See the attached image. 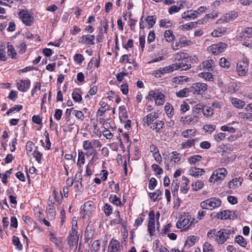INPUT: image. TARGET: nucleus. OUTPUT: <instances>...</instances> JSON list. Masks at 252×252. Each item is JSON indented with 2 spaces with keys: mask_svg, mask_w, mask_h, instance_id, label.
Instances as JSON below:
<instances>
[{
  "mask_svg": "<svg viewBox=\"0 0 252 252\" xmlns=\"http://www.w3.org/2000/svg\"><path fill=\"white\" fill-rule=\"evenodd\" d=\"M33 156L35 158L36 160L39 163H41V159L42 157V154L38 151L34 150L33 152Z\"/></svg>",
  "mask_w": 252,
  "mask_h": 252,
  "instance_id": "bf43d9fd",
  "label": "nucleus"
},
{
  "mask_svg": "<svg viewBox=\"0 0 252 252\" xmlns=\"http://www.w3.org/2000/svg\"><path fill=\"white\" fill-rule=\"evenodd\" d=\"M19 15L23 23L26 26H31L33 23V18L27 11L25 10L21 11L19 12Z\"/></svg>",
  "mask_w": 252,
  "mask_h": 252,
  "instance_id": "0eeeda50",
  "label": "nucleus"
},
{
  "mask_svg": "<svg viewBox=\"0 0 252 252\" xmlns=\"http://www.w3.org/2000/svg\"><path fill=\"white\" fill-rule=\"evenodd\" d=\"M198 14V11H194L193 12L187 11V12H184L182 14V17L186 20H190L196 18Z\"/></svg>",
  "mask_w": 252,
  "mask_h": 252,
  "instance_id": "4be33fe9",
  "label": "nucleus"
},
{
  "mask_svg": "<svg viewBox=\"0 0 252 252\" xmlns=\"http://www.w3.org/2000/svg\"><path fill=\"white\" fill-rule=\"evenodd\" d=\"M233 230L227 229H221L216 234V240L219 244H223L229 238Z\"/></svg>",
  "mask_w": 252,
  "mask_h": 252,
  "instance_id": "f03ea898",
  "label": "nucleus"
},
{
  "mask_svg": "<svg viewBox=\"0 0 252 252\" xmlns=\"http://www.w3.org/2000/svg\"><path fill=\"white\" fill-rule=\"evenodd\" d=\"M215 66V62L212 59L205 61L202 63V66L208 71H212Z\"/></svg>",
  "mask_w": 252,
  "mask_h": 252,
  "instance_id": "412c9836",
  "label": "nucleus"
},
{
  "mask_svg": "<svg viewBox=\"0 0 252 252\" xmlns=\"http://www.w3.org/2000/svg\"><path fill=\"white\" fill-rule=\"evenodd\" d=\"M192 190L194 191H197L203 188L204 184L201 181H197L195 183H193L191 185Z\"/></svg>",
  "mask_w": 252,
  "mask_h": 252,
  "instance_id": "4c0bfd02",
  "label": "nucleus"
},
{
  "mask_svg": "<svg viewBox=\"0 0 252 252\" xmlns=\"http://www.w3.org/2000/svg\"><path fill=\"white\" fill-rule=\"evenodd\" d=\"M227 47V44L224 42H219L214 44L209 47L210 51L214 55H218L223 52Z\"/></svg>",
  "mask_w": 252,
  "mask_h": 252,
  "instance_id": "423d86ee",
  "label": "nucleus"
},
{
  "mask_svg": "<svg viewBox=\"0 0 252 252\" xmlns=\"http://www.w3.org/2000/svg\"><path fill=\"white\" fill-rule=\"evenodd\" d=\"M189 93H191L189 88H185L177 92L176 95L178 97L182 98L189 96Z\"/></svg>",
  "mask_w": 252,
  "mask_h": 252,
  "instance_id": "c756f323",
  "label": "nucleus"
},
{
  "mask_svg": "<svg viewBox=\"0 0 252 252\" xmlns=\"http://www.w3.org/2000/svg\"><path fill=\"white\" fill-rule=\"evenodd\" d=\"M204 172L205 171L203 169L197 167H192L189 170L190 174L194 177H198L202 175Z\"/></svg>",
  "mask_w": 252,
  "mask_h": 252,
  "instance_id": "cd10ccee",
  "label": "nucleus"
},
{
  "mask_svg": "<svg viewBox=\"0 0 252 252\" xmlns=\"http://www.w3.org/2000/svg\"><path fill=\"white\" fill-rule=\"evenodd\" d=\"M152 169L158 175H160L163 173L162 169L158 165L156 164H154L152 165Z\"/></svg>",
  "mask_w": 252,
  "mask_h": 252,
  "instance_id": "13d9d810",
  "label": "nucleus"
},
{
  "mask_svg": "<svg viewBox=\"0 0 252 252\" xmlns=\"http://www.w3.org/2000/svg\"><path fill=\"white\" fill-rule=\"evenodd\" d=\"M72 96L73 99L75 102H79L82 99L81 95L75 91H74L72 92Z\"/></svg>",
  "mask_w": 252,
  "mask_h": 252,
  "instance_id": "3c124183",
  "label": "nucleus"
},
{
  "mask_svg": "<svg viewBox=\"0 0 252 252\" xmlns=\"http://www.w3.org/2000/svg\"><path fill=\"white\" fill-rule=\"evenodd\" d=\"M7 48L8 55L13 59H16L17 58V53L13 46L8 43L7 44Z\"/></svg>",
  "mask_w": 252,
  "mask_h": 252,
  "instance_id": "c85d7f7f",
  "label": "nucleus"
},
{
  "mask_svg": "<svg viewBox=\"0 0 252 252\" xmlns=\"http://www.w3.org/2000/svg\"><path fill=\"white\" fill-rule=\"evenodd\" d=\"M214 136L215 140L217 142H219L224 139L226 136V134L224 133L220 132L218 134L215 135Z\"/></svg>",
  "mask_w": 252,
  "mask_h": 252,
  "instance_id": "69168bd1",
  "label": "nucleus"
},
{
  "mask_svg": "<svg viewBox=\"0 0 252 252\" xmlns=\"http://www.w3.org/2000/svg\"><path fill=\"white\" fill-rule=\"evenodd\" d=\"M164 124V121L157 120L153 124L151 128L153 130H156L157 132H158L162 128Z\"/></svg>",
  "mask_w": 252,
  "mask_h": 252,
  "instance_id": "393cba45",
  "label": "nucleus"
},
{
  "mask_svg": "<svg viewBox=\"0 0 252 252\" xmlns=\"http://www.w3.org/2000/svg\"><path fill=\"white\" fill-rule=\"evenodd\" d=\"M82 213H83V217L85 218L86 216H89L92 213L93 208L91 203L90 202H86L83 206L81 207Z\"/></svg>",
  "mask_w": 252,
  "mask_h": 252,
  "instance_id": "f3484780",
  "label": "nucleus"
},
{
  "mask_svg": "<svg viewBox=\"0 0 252 252\" xmlns=\"http://www.w3.org/2000/svg\"><path fill=\"white\" fill-rule=\"evenodd\" d=\"M232 105L238 109H241L245 105L244 101L235 97L230 98Z\"/></svg>",
  "mask_w": 252,
  "mask_h": 252,
  "instance_id": "a211bd4d",
  "label": "nucleus"
},
{
  "mask_svg": "<svg viewBox=\"0 0 252 252\" xmlns=\"http://www.w3.org/2000/svg\"><path fill=\"white\" fill-rule=\"evenodd\" d=\"M156 17L155 15L148 16L144 19V21L147 23L148 29H151L155 25L156 22Z\"/></svg>",
  "mask_w": 252,
  "mask_h": 252,
  "instance_id": "aec40b11",
  "label": "nucleus"
},
{
  "mask_svg": "<svg viewBox=\"0 0 252 252\" xmlns=\"http://www.w3.org/2000/svg\"><path fill=\"white\" fill-rule=\"evenodd\" d=\"M216 129V126L214 125H205L204 126V129L209 133L212 132Z\"/></svg>",
  "mask_w": 252,
  "mask_h": 252,
  "instance_id": "338daca9",
  "label": "nucleus"
},
{
  "mask_svg": "<svg viewBox=\"0 0 252 252\" xmlns=\"http://www.w3.org/2000/svg\"><path fill=\"white\" fill-rule=\"evenodd\" d=\"M162 194V192L159 189L156 190L155 192H150L149 193L150 198L154 202L157 200L158 197Z\"/></svg>",
  "mask_w": 252,
  "mask_h": 252,
  "instance_id": "58836bf2",
  "label": "nucleus"
},
{
  "mask_svg": "<svg viewBox=\"0 0 252 252\" xmlns=\"http://www.w3.org/2000/svg\"><path fill=\"white\" fill-rule=\"evenodd\" d=\"M209 210H213L219 207L221 205V200L219 198L212 197L207 199Z\"/></svg>",
  "mask_w": 252,
  "mask_h": 252,
  "instance_id": "dca6fc26",
  "label": "nucleus"
},
{
  "mask_svg": "<svg viewBox=\"0 0 252 252\" xmlns=\"http://www.w3.org/2000/svg\"><path fill=\"white\" fill-rule=\"evenodd\" d=\"M164 97V95L161 92L151 90L149 92L148 96L147 98L150 100L154 98L156 104L159 106L163 104L165 101Z\"/></svg>",
  "mask_w": 252,
  "mask_h": 252,
  "instance_id": "f257e3e1",
  "label": "nucleus"
},
{
  "mask_svg": "<svg viewBox=\"0 0 252 252\" xmlns=\"http://www.w3.org/2000/svg\"><path fill=\"white\" fill-rule=\"evenodd\" d=\"M238 16V14L236 12L234 11H231L229 13H226L224 15V20L226 22H229L230 21L233 20L235 18H236Z\"/></svg>",
  "mask_w": 252,
  "mask_h": 252,
  "instance_id": "f704fd0d",
  "label": "nucleus"
},
{
  "mask_svg": "<svg viewBox=\"0 0 252 252\" xmlns=\"http://www.w3.org/2000/svg\"><path fill=\"white\" fill-rule=\"evenodd\" d=\"M158 118V113L156 112H154V113H150L147 115L143 119V123L144 125L145 124L147 125V126H149L150 124L153 122L155 120H156Z\"/></svg>",
  "mask_w": 252,
  "mask_h": 252,
  "instance_id": "2eb2a0df",
  "label": "nucleus"
},
{
  "mask_svg": "<svg viewBox=\"0 0 252 252\" xmlns=\"http://www.w3.org/2000/svg\"><path fill=\"white\" fill-rule=\"evenodd\" d=\"M203 252H214L213 246L208 243H205L203 245Z\"/></svg>",
  "mask_w": 252,
  "mask_h": 252,
  "instance_id": "680f3d73",
  "label": "nucleus"
},
{
  "mask_svg": "<svg viewBox=\"0 0 252 252\" xmlns=\"http://www.w3.org/2000/svg\"><path fill=\"white\" fill-rule=\"evenodd\" d=\"M190 93L193 94H201L206 91L207 89V86L205 83H196L193 84L192 85L189 87Z\"/></svg>",
  "mask_w": 252,
  "mask_h": 252,
  "instance_id": "20e7f679",
  "label": "nucleus"
},
{
  "mask_svg": "<svg viewBox=\"0 0 252 252\" xmlns=\"http://www.w3.org/2000/svg\"><path fill=\"white\" fill-rule=\"evenodd\" d=\"M83 147L85 150H90L93 148L92 143L89 140H85L83 143Z\"/></svg>",
  "mask_w": 252,
  "mask_h": 252,
  "instance_id": "052dcab7",
  "label": "nucleus"
},
{
  "mask_svg": "<svg viewBox=\"0 0 252 252\" xmlns=\"http://www.w3.org/2000/svg\"><path fill=\"white\" fill-rule=\"evenodd\" d=\"M202 113L206 117L211 116L213 114V109L205 106V108L203 109Z\"/></svg>",
  "mask_w": 252,
  "mask_h": 252,
  "instance_id": "603ef678",
  "label": "nucleus"
},
{
  "mask_svg": "<svg viewBox=\"0 0 252 252\" xmlns=\"http://www.w3.org/2000/svg\"><path fill=\"white\" fill-rule=\"evenodd\" d=\"M108 252H121L119 241L112 239L108 246Z\"/></svg>",
  "mask_w": 252,
  "mask_h": 252,
  "instance_id": "9b49d317",
  "label": "nucleus"
},
{
  "mask_svg": "<svg viewBox=\"0 0 252 252\" xmlns=\"http://www.w3.org/2000/svg\"><path fill=\"white\" fill-rule=\"evenodd\" d=\"M239 117L242 118H245L247 120L252 121V114L250 113H243L240 112L239 113Z\"/></svg>",
  "mask_w": 252,
  "mask_h": 252,
  "instance_id": "774afa93",
  "label": "nucleus"
},
{
  "mask_svg": "<svg viewBox=\"0 0 252 252\" xmlns=\"http://www.w3.org/2000/svg\"><path fill=\"white\" fill-rule=\"evenodd\" d=\"M74 60L75 62L81 64L84 60L83 56L81 54H76L73 57Z\"/></svg>",
  "mask_w": 252,
  "mask_h": 252,
  "instance_id": "6e6d98bb",
  "label": "nucleus"
},
{
  "mask_svg": "<svg viewBox=\"0 0 252 252\" xmlns=\"http://www.w3.org/2000/svg\"><path fill=\"white\" fill-rule=\"evenodd\" d=\"M227 171L226 169L224 168H219L213 172L209 181L211 183L223 180L226 176Z\"/></svg>",
  "mask_w": 252,
  "mask_h": 252,
  "instance_id": "7ed1b4c3",
  "label": "nucleus"
},
{
  "mask_svg": "<svg viewBox=\"0 0 252 252\" xmlns=\"http://www.w3.org/2000/svg\"><path fill=\"white\" fill-rule=\"evenodd\" d=\"M13 244L16 246V248L18 251H21L23 249V246L21 243L19 238L16 236L12 237Z\"/></svg>",
  "mask_w": 252,
  "mask_h": 252,
  "instance_id": "c9c22d12",
  "label": "nucleus"
},
{
  "mask_svg": "<svg viewBox=\"0 0 252 252\" xmlns=\"http://www.w3.org/2000/svg\"><path fill=\"white\" fill-rule=\"evenodd\" d=\"M202 158L200 155H194L189 159V162L190 164H194L196 162L199 161Z\"/></svg>",
  "mask_w": 252,
  "mask_h": 252,
  "instance_id": "a18cd8bd",
  "label": "nucleus"
},
{
  "mask_svg": "<svg viewBox=\"0 0 252 252\" xmlns=\"http://www.w3.org/2000/svg\"><path fill=\"white\" fill-rule=\"evenodd\" d=\"M68 244L70 247L77 245L78 237L77 236L69 235L67 237Z\"/></svg>",
  "mask_w": 252,
  "mask_h": 252,
  "instance_id": "2f4dec72",
  "label": "nucleus"
},
{
  "mask_svg": "<svg viewBox=\"0 0 252 252\" xmlns=\"http://www.w3.org/2000/svg\"><path fill=\"white\" fill-rule=\"evenodd\" d=\"M248 63L244 61H240L238 62L236 66V70L240 76H244L246 74L248 70Z\"/></svg>",
  "mask_w": 252,
  "mask_h": 252,
  "instance_id": "6e6552de",
  "label": "nucleus"
},
{
  "mask_svg": "<svg viewBox=\"0 0 252 252\" xmlns=\"http://www.w3.org/2000/svg\"><path fill=\"white\" fill-rule=\"evenodd\" d=\"M179 182L177 179L173 181L171 184V190L172 193L174 194L175 192H177L179 189Z\"/></svg>",
  "mask_w": 252,
  "mask_h": 252,
  "instance_id": "49530a36",
  "label": "nucleus"
},
{
  "mask_svg": "<svg viewBox=\"0 0 252 252\" xmlns=\"http://www.w3.org/2000/svg\"><path fill=\"white\" fill-rule=\"evenodd\" d=\"M189 55L184 52H179L175 54V60L178 61H181L182 59H188Z\"/></svg>",
  "mask_w": 252,
  "mask_h": 252,
  "instance_id": "79ce46f5",
  "label": "nucleus"
},
{
  "mask_svg": "<svg viewBox=\"0 0 252 252\" xmlns=\"http://www.w3.org/2000/svg\"><path fill=\"white\" fill-rule=\"evenodd\" d=\"M23 109V106L21 105H15L14 106L10 108L6 112V115H9L12 112L16 111H19Z\"/></svg>",
  "mask_w": 252,
  "mask_h": 252,
  "instance_id": "de8ad7c7",
  "label": "nucleus"
},
{
  "mask_svg": "<svg viewBox=\"0 0 252 252\" xmlns=\"http://www.w3.org/2000/svg\"><path fill=\"white\" fill-rule=\"evenodd\" d=\"M94 233L91 229H89L87 227L85 230V237L86 242L88 243L89 241L93 238Z\"/></svg>",
  "mask_w": 252,
  "mask_h": 252,
  "instance_id": "ea45409f",
  "label": "nucleus"
},
{
  "mask_svg": "<svg viewBox=\"0 0 252 252\" xmlns=\"http://www.w3.org/2000/svg\"><path fill=\"white\" fill-rule=\"evenodd\" d=\"M164 36L166 40L168 42L173 41L174 38V35L173 34L172 31L171 30H166L164 33Z\"/></svg>",
  "mask_w": 252,
  "mask_h": 252,
  "instance_id": "e433bc0d",
  "label": "nucleus"
},
{
  "mask_svg": "<svg viewBox=\"0 0 252 252\" xmlns=\"http://www.w3.org/2000/svg\"><path fill=\"white\" fill-rule=\"evenodd\" d=\"M235 242L238 244L240 246L245 248L247 243L246 239L241 235H238L235 238Z\"/></svg>",
  "mask_w": 252,
  "mask_h": 252,
  "instance_id": "473e14b6",
  "label": "nucleus"
},
{
  "mask_svg": "<svg viewBox=\"0 0 252 252\" xmlns=\"http://www.w3.org/2000/svg\"><path fill=\"white\" fill-rule=\"evenodd\" d=\"M219 63L222 67L228 68L230 66V63L225 58H221Z\"/></svg>",
  "mask_w": 252,
  "mask_h": 252,
  "instance_id": "4d7b16f0",
  "label": "nucleus"
},
{
  "mask_svg": "<svg viewBox=\"0 0 252 252\" xmlns=\"http://www.w3.org/2000/svg\"><path fill=\"white\" fill-rule=\"evenodd\" d=\"M12 170V169H10L9 170H7L4 174H0V178H1V181L3 184H6L7 183L8 174H10Z\"/></svg>",
  "mask_w": 252,
  "mask_h": 252,
  "instance_id": "09e8293b",
  "label": "nucleus"
},
{
  "mask_svg": "<svg viewBox=\"0 0 252 252\" xmlns=\"http://www.w3.org/2000/svg\"><path fill=\"white\" fill-rule=\"evenodd\" d=\"M184 119L183 121L185 123H188V124H190V123H194L195 122H197L198 121V117L196 115L193 116H188L185 117L184 118V117L181 118V120Z\"/></svg>",
  "mask_w": 252,
  "mask_h": 252,
  "instance_id": "bb28decb",
  "label": "nucleus"
},
{
  "mask_svg": "<svg viewBox=\"0 0 252 252\" xmlns=\"http://www.w3.org/2000/svg\"><path fill=\"white\" fill-rule=\"evenodd\" d=\"M205 108V106L202 103H198L195 105L193 108V112L196 114L199 113L201 111L203 112Z\"/></svg>",
  "mask_w": 252,
  "mask_h": 252,
  "instance_id": "37998d69",
  "label": "nucleus"
},
{
  "mask_svg": "<svg viewBox=\"0 0 252 252\" xmlns=\"http://www.w3.org/2000/svg\"><path fill=\"white\" fill-rule=\"evenodd\" d=\"M183 181H185V183H183L182 184V186L181 188L180 191L184 194H186L188 192L189 188L188 187V183L189 182V179L186 177L185 176L182 177Z\"/></svg>",
  "mask_w": 252,
  "mask_h": 252,
  "instance_id": "a878e982",
  "label": "nucleus"
},
{
  "mask_svg": "<svg viewBox=\"0 0 252 252\" xmlns=\"http://www.w3.org/2000/svg\"><path fill=\"white\" fill-rule=\"evenodd\" d=\"M46 212L48 215V219L50 220L54 219L55 216V207L54 203L52 201H49L46 208Z\"/></svg>",
  "mask_w": 252,
  "mask_h": 252,
  "instance_id": "4468645a",
  "label": "nucleus"
},
{
  "mask_svg": "<svg viewBox=\"0 0 252 252\" xmlns=\"http://www.w3.org/2000/svg\"><path fill=\"white\" fill-rule=\"evenodd\" d=\"M85 156L83 152H79L78 153V158L77 162V164L80 167L85 163Z\"/></svg>",
  "mask_w": 252,
  "mask_h": 252,
  "instance_id": "a19ab883",
  "label": "nucleus"
},
{
  "mask_svg": "<svg viewBox=\"0 0 252 252\" xmlns=\"http://www.w3.org/2000/svg\"><path fill=\"white\" fill-rule=\"evenodd\" d=\"M164 110L166 113L167 116L169 118H171L173 113V107L169 103H166L164 107Z\"/></svg>",
  "mask_w": 252,
  "mask_h": 252,
  "instance_id": "72a5a7b5",
  "label": "nucleus"
},
{
  "mask_svg": "<svg viewBox=\"0 0 252 252\" xmlns=\"http://www.w3.org/2000/svg\"><path fill=\"white\" fill-rule=\"evenodd\" d=\"M111 202L117 206H120L121 205V200L120 198L115 195L113 197L111 196L109 198Z\"/></svg>",
  "mask_w": 252,
  "mask_h": 252,
  "instance_id": "5fc2aeb1",
  "label": "nucleus"
},
{
  "mask_svg": "<svg viewBox=\"0 0 252 252\" xmlns=\"http://www.w3.org/2000/svg\"><path fill=\"white\" fill-rule=\"evenodd\" d=\"M95 36L94 35L88 34L82 35L78 40V42L81 44L88 45H94Z\"/></svg>",
  "mask_w": 252,
  "mask_h": 252,
  "instance_id": "9d476101",
  "label": "nucleus"
},
{
  "mask_svg": "<svg viewBox=\"0 0 252 252\" xmlns=\"http://www.w3.org/2000/svg\"><path fill=\"white\" fill-rule=\"evenodd\" d=\"M100 244L99 240L94 241L92 244L91 251L97 252L100 249Z\"/></svg>",
  "mask_w": 252,
  "mask_h": 252,
  "instance_id": "8fccbe9b",
  "label": "nucleus"
},
{
  "mask_svg": "<svg viewBox=\"0 0 252 252\" xmlns=\"http://www.w3.org/2000/svg\"><path fill=\"white\" fill-rule=\"evenodd\" d=\"M192 223V221L190 222L188 219L180 218L179 220L176 223V226L178 228H184V230H188L190 225Z\"/></svg>",
  "mask_w": 252,
  "mask_h": 252,
  "instance_id": "ddd939ff",
  "label": "nucleus"
},
{
  "mask_svg": "<svg viewBox=\"0 0 252 252\" xmlns=\"http://www.w3.org/2000/svg\"><path fill=\"white\" fill-rule=\"evenodd\" d=\"M252 37V28H245L243 31L239 33L238 39L241 41L248 40Z\"/></svg>",
  "mask_w": 252,
  "mask_h": 252,
  "instance_id": "1a4fd4ad",
  "label": "nucleus"
},
{
  "mask_svg": "<svg viewBox=\"0 0 252 252\" xmlns=\"http://www.w3.org/2000/svg\"><path fill=\"white\" fill-rule=\"evenodd\" d=\"M180 66H178L176 63L172 64L168 66H166L163 68H161V72L163 73V74L165 73H169L172 72L174 70H177L179 69Z\"/></svg>",
  "mask_w": 252,
  "mask_h": 252,
  "instance_id": "7c9ffc66",
  "label": "nucleus"
},
{
  "mask_svg": "<svg viewBox=\"0 0 252 252\" xmlns=\"http://www.w3.org/2000/svg\"><path fill=\"white\" fill-rule=\"evenodd\" d=\"M220 129L223 131H229L231 133H234L235 132V129L232 126H222L220 127Z\"/></svg>",
  "mask_w": 252,
  "mask_h": 252,
  "instance_id": "0e129e2a",
  "label": "nucleus"
},
{
  "mask_svg": "<svg viewBox=\"0 0 252 252\" xmlns=\"http://www.w3.org/2000/svg\"><path fill=\"white\" fill-rule=\"evenodd\" d=\"M196 22H190L186 24L183 25L181 26L183 30H189L192 28H195L196 27Z\"/></svg>",
  "mask_w": 252,
  "mask_h": 252,
  "instance_id": "c03bdc74",
  "label": "nucleus"
},
{
  "mask_svg": "<svg viewBox=\"0 0 252 252\" xmlns=\"http://www.w3.org/2000/svg\"><path fill=\"white\" fill-rule=\"evenodd\" d=\"M200 77L204 78L205 79L208 81H213V77L210 72H202L200 74Z\"/></svg>",
  "mask_w": 252,
  "mask_h": 252,
  "instance_id": "864d4df0",
  "label": "nucleus"
},
{
  "mask_svg": "<svg viewBox=\"0 0 252 252\" xmlns=\"http://www.w3.org/2000/svg\"><path fill=\"white\" fill-rule=\"evenodd\" d=\"M18 89L22 92H26L31 86V81L29 79L21 80L20 82L17 83Z\"/></svg>",
  "mask_w": 252,
  "mask_h": 252,
  "instance_id": "f8f14e48",
  "label": "nucleus"
},
{
  "mask_svg": "<svg viewBox=\"0 0 252 252\" xmlns=\"http://www.w3.org/2000/svg\"><path fill=\"white\" fill-rule=\"evenodd\" d=\"M242 180L240 178H236L230 180L228 183L229 188L235 189L240 186Z\"/></svg>",
  "mask_w": 252,
  "mask_h": 252,
  "instance_id": "6ab92c4d",
  "label": "nucleus"
},
{
  "mask_svg": "<svg viewBox=\"0 0 252 252\" xmlns=\"http://www.w3.org/2000/svg\"><path fill=\"white\" fill-rule=\"evenodd\" d=\"M157 185V180L155 178H153V177L151 178V179L149 180V188L150 189L153 190V189H155Z\"/></svg>",
  "mask_w": 252,
  "mask_h": 252,
  "instance_id": "e2e57ef3",
  "label": "nucleus"
},
{
  "mask_svg": "<svg viewBox=\"0 0 252 252\" xmlns=\"http://www.w3.org/2000/svg\"><path fill=\"white\" fill-rule=\"evenodd\" d=\"M148 231L150 236L154 235L155 231V214L153 210L150 211L149 214Z\"/></svg>",
  "mask_w": 252,
  "mask_h": 252,
  "instance_id": "39448f33",
  "label": "nucleus"
},
{
  "mask_svg": "<svg viewBox=\"0 0 252 252\" xmlns=\"http://www.w3.org/2000/svg\"><path fill=\"white\" fill-rule=\"evenodd\" d=\"M197 141H198L197 139H189L187 141L182 143L181 145V148L183 149L190 148L194 146L195 143Z\"/></svg>",
  "mask_w": 252,
  "mask_h": 252,
  "instance_id": "5701e85b",
  "label": "nucleus"
},
{
  "mask_svg": "<svg viewBox=\"0 0 252 252\" xmlns=\"http://www.w3.org/2000/svg\"><path fill=\"white\" fill-rule=\"evenodd\" d=\"M232 212L228 210H224L223 211L220 212L217 214V217L221 220H226L230 219V214Z\"/></svg>",
  "mask_w": 252,
  "mask_h": 252,
  "instance_id": "b1692460",
  "label": "nucleus"
}]
</instances>
